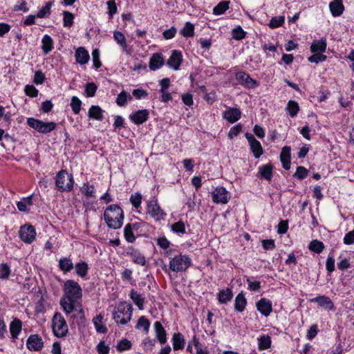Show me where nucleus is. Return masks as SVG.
Wrapping results in <instances>:
<instances>
[{
	"mask_svg": "<svg viewBox=\"0 0 354 354\" xmlns=\"http://www.w3.org/2000/svg\"><path fill=\"white\" fill-rule=\"evenodd\" d=\"M81 192L87 197L94 198L95 197V187L92 185H89L88 183H84L80 187Z\"/></svg>",
	"mask_w": 354,
	"mask_h": 354,
	"instance_id": "79ce46f5",
	"label": "nucleus"
},
{
	"mask_svg": "<svg viewBox=\"0 0 354 354\" xmlns=\"http://www.w3.org/2000/svg\"><path fill=\"white\" fill-rule=\"evenodd\" d=\"M235 77L239 82L248 88H254L258 85L256 80H253L248 73L239 71L235 75Z\"/></svg>",
	"mask_w": 354,
	"mask_h": 354,
	"instance_id": "f8f14e48",
	"label": "nucleus"
},
{
	"mask_svg": "<svg viewBox=\"0 0 354 354\" xmlns=\"http://www.w3.org/2000/svg\"><path fill=\"white\" fill-rule=\"evenodd\" d=\"M171 229L173 232L176 233L179 235H183L186 232L185 223L181 221L172 224L171 225Z\"/></svg>",
	"mask_w": 354,
	"mask_h": 354,
	"instance_id": "de8ad7c7",
	"label": "nucleus"
},
{
	"mask_svg": "<svg viewBox=\"0 0 354 354\" xmlns=\"http://www.w3.org/2000/svg\"><path fill=\"white\" fill-rule=\"evenodd\" d=\"M63 290L64 296L59 304L66 314L68 315L80 304L79 300L82 297V290L77 282L68 279L65 281Z\"/></svg>",
	"mask_w": 354,
	"mask_h": 354,
	"instance_id": "f257e3e1",
	"label": "nucleus"
},
{
	"mask_svg": "<svg viewBox=\"0 0 354 354\" xmlns=\"http://www.w3.org/2000/svg\"><path fill=\"white\" fill-rule=\"evenodd\" d=\"M149 327L150 322L145 316H142L139 318L138 323L136 326V328L137 329H143L145 333H147L149 332Z\"/></svg>",
	"mask_w": 354,
	"mask_h": 354,
	"instance_id": "49530a36",
	"label": "nucleus"
},
{
	"mask_svg": "<svg viewBox=\"0 0 354 354\" xmlns=\"http://www.w3.org/2000/svg\"><path fill=\"white\" fill-rule=\"evenodd\" d=\"M53 5V1H48L45 5L38 11L36 16L39 18H44L48 16L50 13V9Z\"/></svg>",
	"mask_w": 354,
	"mask_h": 354,
	"instance_id": "c03bdc74",
	"label": "nucleus"
},
{
	"mask_svg": "<svg viewBox=\"0 0 354 354\" xmlns=\"http://www.w3.org/2000/svg\"><path fill=\"white\" fill-rule=\"evenodd\" d=\"M286 109L288 114L290 115V116L294 118L297 115L299 111V106L296 101L290 100L287 104Z\"/></svg>",
	"mask_w": 354,
	"mask_h": 354,
	"instance_id": "4c0bfd02",
	"label": "nucleus"
},
{
	"mask_svg": "<svg viewBox=\"0 0 354 354\" xmlns=\"http://www.w3.org/2000/svg\"><path fill=\"white\" fill-rule=\"evenodd\" d=\"M63 25L65 27H71L73 24V15L68 11H64L63 12Z\"/></svg>",
	"mask_w": 354,
	"mask_h": 354,
	"instance_id": "6e6d98bb",
	"label": "nucleus"
},
{
	"mask_svg": "<svg viewBox=\"0 0 354 354\" xmlns=\"http://www.w3.org/2000/svg\"><path fill=\"white\" fill-rule=\"evenodd\" d=\"M165 61L161 53H154L149 60V68L151 71H156L164 65Z\"/></svg>",
	"mask_w": 354,
	"mask_h": 354,
	"instance_id": "aec40b11",
	"label": "nucleus"
},
{
	"mask_svg": "<svg viewBox=\"0 0 354 354\" xmlns=\"http://www.w3.org/2000/svg\"><path fill=\"white\" fill-rule=\"evenodd\" d=\"M241 130L242 126L240 124L232 127L228 132V138L230 139H233L240 133Z\"/></svg>",
	"mask_w": 354,
	"mask_h": 354,
	"instance_id": "0e129e2a",
	"label": "nucleus"
},
{
	"mask_svg": "<svg viewBox=\"0 0 354 354\" xmlns=\"http://www.w3.org/2000/svg\"><path fill=\"white\" fill-rule=\"evenodd\" d=\"M76 274L82 278H84L88 270V266L85 261L77 263L75 266Z\"/></svg>",
	"mask_w": 354,
	"mask_h": 354,
	"instance_id": "72a5a7b5",
	"label": "nucleus"
},
{
	"mask_svg": "<svg viewBox=\"0 0 354 354\" xmlns=\"http://www.w3.org/2000/svg\"><path fill=\"white\" fill-rule=\"evenodd\" d=\"M132 100V96L125 91H122L118 94L116 98V103L119 106H124L128 101Z\"/></svg>",
	"mask_w": 354,
	"mask_h": 354,
	"instance_id": "e433bc0d",
	"label": "nucleus"
},
{
	"mask_svg": "<svg viewBox=\"0 0 354 354\" xmlns=\"http://www.w3.org/2000/svg\"><path fill=\"white\" fill-rule=\"evenodd\" d=\"M92 58L93 62V66L95 68H99L102 66V63L100 58V51L98 49H94L92 51Z\"/></svg>",
	"mask_w": 354,
	"mask_h": 354,
	"instance_id": "13d9d810",
	"label": "nucleus"
},
{
	"mask_svg": "<svg viewBox=\"0 0 354 354\" xmlns=\"http://www.w3.org/2000/svg\"><path fill=\"white\" fill-rule=\"evenodd\" d=\"M232 37L236 40H241L245 38V32L241 26H237L232 30Z\"/></svg>",
	"mask_w": 354,
	"mask_h": 354,
	"instance_id": "4d7b16f0",
	"label": "nucleus"
},
{
	"mask_svg": "<svg viewBox=\"0 0 354 354\" xmlns=\"http://www.w3.org/2000/svg\"><path fill=\"white\" fill-rule=\"evenodd\" d=\"M257 310L265 317H268L272 311V301L266 298H261L256 304Z\"/></svg>",
	"mask_w": 354,
	"mask_h": 354,
	"instance_id": "ddd939ff",
	"label": "nucleus"
},
{
	"mask_svg": "<svg viewBox=\"0 0 354 354\" xmlns=\"http://www.w3.org/2000/svg\"><path fill=\"white\" fill-rule=\"evenodd\" d=\"M284 21L285 17L283 16L274 17L271 19L268 25L271 28H276L282 26Z\"/></svg>",
	"mask_w": 354,
	"mask_h": 354,
	"instance_id": "8fccbe9b",
	"label": "nucleus"
},
{
	"mask_svg": "<svg viewBox=\"0 0 354 354\" xmlns=\"http://www.w3.org/2000/svg\"><path fill=\"white\" fill-rule=\"evenodd\" d=\"M104 218L109 227L120 229L123 224V211L120 206L111 205L105 209Z\"/></svg>",
	"mask_w": 354,
	"mask_h": 354,
	"instance_id": "f03ea898",
	"label": "nucleus"
},
{
	"mask_svg": "<svg viewBox=\"0 0 354 354\" xmlns=\"http://www.w3.org/2000/svg\"><path fill=\"white\" fill-rule=\"evenodd\" d=\"M183 62V55L180 51L173 50L167 61V65L174 71L179 69Z\"/></svg>",
	"mask_w": 354,
	"mask_h": 354,
	"instance_id": "4468645a",
	"label": "nucleus"
},
{
	"mask_svg": "<svg viewBox=\"0 0 354 354\" xmlns=\"http://www.w3.org/2000/svg\"><path fill=\"white\" fill-rule=\"evenodd\" d=\"M133 307L131 304L120 303L113 312V319L117 324L125 325L131 319Z\"/></svg>",
	"mask_w": 354,
	"mask_h": 354,
	"instance_id": "7ed1b4c3",
	"label": "nucleus"
},
{
	"mask_svg": "<svg viewBox=\"0 0 354 354\" xmlns=\"http://www.w3.org/2000/svg\"><path fill=\"white\" fill-rule=\"evenodd\" d=\"M156 335L160 344H165L167 341L166 330L160 322H156L153 324Z\"/></svg>",
	"mask_w": 354,
	"mask_h": 354,
	"instance_id": "393cba45",
	"label": "nucleus"
},
{
	"mask_svg": "<svg viewBox=\"0 0 354 354\" xmlns=\"http://www.w3.org/2000/svg\"><path fill=\"white\" fill-rule=\"evenodd\" d=\"M211 194L213 202L217 204H226L231 198V194L222 186L214 188Z\"/></svg>",
	"mask_w": 354,
	"mask_h": 354,
	"instance_id": "6e6552de",
	"label": "nucleus"
},
{
	"mask_svg": "<svg viewBox=\"0 0 354 354\" xmlns=\"http://www.w3.org/2000/svg\"><path fill=\"white\" fill-rule=\"evenodd\" d=\"M10 268L5 263L0 264V279H7L9 278L10 274Z\"/></svg>",
	"mask_w": 354,
	"mask_h": 354,
	"instance_id": "3c124183",
	"label": "nucleus"
},
{
	"mask_svg": "<svg viewBox=\"0 0 354 354\" xmlns=\"http://www.w3.org/2000/svg\"><path fill=\"white\" fill-rule=\"evenodd\" d=\"M280 160L283 167L286 170L289 169L290 167V148L289 147L282 148Z\"/></svg>",
	"mask_w": 354,
	"mask_h": 354,
	"instance_id": "5701e85b",
	"label": "nucleus"
},
{
	"mask_svg": "<svg viewBox=\"0 0 354 354\" xmlns=\"http://www.w3.org/2000/svg\"><path fill=\"white\" fill-rule=\"evenodd\" d=\"M172 343L174 350L183 349L185 344L183 335L180 333H174L172 337Z\"/></svg>",
	"mask_w": 354,
	"mask_h": 354,
	"instance_id": "bb28decb",
	"label": "nucleus"
},
{
	"mask_svg": "<svg viewBox=\"0 0 354 354\" xmlns=\"http://www.w3.org/2000/svg\"><path fill=\"white\" fill-rule=\"evenodd\" d=\"M88 117L97 120H102L103 118L102 110L99 106H91L88 112Z\"/></svg>",
	"mask_w": 354,
	"mask_h": 354,
	"instance_id": "c9c22d12",
	"label": "nucleus"
},
{
	"mask_svg": "<svg viewBox=\"0 0 354 354\" xmlns=\"http://www.w3.org/2000/svg\"><path fill=\"white\" fill-rule=\"evenodd\" d=\"M345 245H351L354 243V230L346 233L343 239Z\"/></svg>",
	"mask_w": 354,
	"mask_h": 354,
	"instance_id": "774afa93",
	"label": "nucleus"
},
{
	"mask_svg": "<svg viewBox=\"0 0 354 354\" xmlns=\"http://www.w3.org/2000/svg\"><path fill=\"white\" fill-rule=\"evenodd\" d=\"M113 39L118 44H119L123 50H126L127 48V44L126 42V38L122 32L118 30L113 32Z\"/></svg>",
	"mask_w": 354,
	"mask_h": 354,
	"instance_id": "ea45409f",
	"label": "nucleus"
},
{
	"mask_svg": "<svg viewBox=\"0 0 354 354\" xmlns=\"http://www.w3.org/2000/svg\"><path fill=\"white\" fill-rule=\"evenodd\" d=\"M271 338L268 335H263L258 338V348L260 351L266 350L271 346Z\"/></svg>",
	"mask_w": 354,
	"mask_h": 354,
	"instance_id": "58836bf2",
	"label": "nucleus"
},
{
	"mask_svg": "<svg viewBox=\"0 0 354 354\" xmlns=\"http://www.w3.org/2000/svg\"><path fill=\"white\" fill-rule=\"evenodd\" d=\"M24 92L26 95L35 97L37 96L39 91L33 85L28 84L25 86Z\"/></svg>",
	"mask_w": 354,
	"mask_h": 354,
	"instance_id": "bf43d9fd",
	"label": "nucleus"
},
{
	"mask_svg": "<svg viewBox=\"0 0 354 354\" xmlns=\"http://www.w3.org/2000/svg\"><path fill=\"white\" fill-rule=\"evenodd\" d=\"M43 345V340L38 335H31L26 341V346L30 351H39Z\"/></svg>",
	"mask_w": 354,
	"mask_h": 354,
	"instance_id": "f3484780",
	"label": "nucleus"
},
{
	"mask_svg": "<svg viewBox=\"0 0 354 354\" xmlns=\"http://www.w3.org/2000/svg\"><path fill=\"white\" fill-rule=\"evenodd\" d=\"M229 8V1H222L218 3L213 9L214 15H220L223 14Z\"/></svg>",
	"mask_w": 354,
	"mask_h": 354,
	"instance_id": "37998d69",
	"label": "nucleus"
},
{
	"mask_svg": "<svg viewBox=\"0 0 354 354\" xmlns=\"http://www.w3.org/2000/svg\"><path fill=\"white\" fill-rule=\"evenodd\" d=\"M27 124L37 131L45 134L55 130L57 127L54 122H44L33 118H28Z\"/></svg>",
	"mask_w": 354,
	"mask_h": 354,
	"instance_id": "0eeeda50",
	"label": "nucleus"
},
{
	"mask_svg": "<svg viewBox=\"0 0 354 354\" xmlns=\"http://www.w3.org/2000/svg\"><path fill=\"white\" fill-rule=\"evenodd\" d=\"M104 315L99 314L93 319V323L97 332L100 333H106L107 332L106 327L103 324Z\"/></svg>",
	"mask_w": 354,
	"mask_h": 354,
	"instance_id": "cd10ccee",
	"label": "nucleus"
},
{
	"mask_svg": "<svg viewBox=\"0 0 354 354\" xmlns=\"http://www.w3.org/2000/svg\"><path fill=\"white\" fill-rule=\"evenodd\" d=\"M41 44L42 50L45 55H47L49 52L52 50L53 41L52 38L49 35H45L41 39Z\"/></svg>",
	"mask_w": 354,
	"mask_h": 354,
	"instance_id": "f704fd0d",
	"label": "nucleus"
},
{
	"mask_svg": "<svg viewBox=\"0 0 354 354\" xmlns=\"http://www.w3.org/2000/svg\"><path fill=\"white\" fill-rule=\"evenodd\" d=\"M124 234L125 236V239L127 242L132 243L135 241L136 237L133 235L131 225L130 224H127L124 229Z\"/></svg>",
	"mask_w": 354,
	"mask_h": 354,
	"instance_id": "5fc2aeb1",
	"label": "nucleus"
},
{
	"mask_svg": "<svg viewBox=\"0 0 354 354\" xmlns=\"http://www.w3.org/2000/svg\"><path fill=\"white\" fill-rule=\"evenodd\" d=\"M329 8L333 17L340 16L344 10L342 0H333L329 3Z\"/></svg>",
	"mask_w": 354,
	"mask_h": 354,
	"instance_id": "4be33fe9",
	"label": "nucleus"
},
{
	"mask_svg": "<svg viewBox=\"0 0 354 354\" xmlns=\"http://www.w3.org/2000/svg\"><path fill=\"white\" fill-rule=\"evenodd\" d=\"M97 91V86L93 82L87 83L85 86V92L87 97H93Z\"/></svg>",
	"mask_w": 354,
	"mask_h": 354,
	"instance_id": "052dcab7",
	"label": "nucleus"
},
{
	"mask_svg": "<svg viewBox=\"0 0 354 354\" xmlns=\"http://www.w3.org/2000/svg\"><path fill=\"white\" fill-rule=\"evenodd\" d=\"M45 79H46L45 75L41 71H35V75H34L33 82L36 84H37V85L42 84L44 83Z\"/></svg>",
	"mask_w": 354,
	"mask_h": 354,
	"instance_id": "69168bd1",
	"label": "nucleus"
},
{
	"mask_svg": "<svg viewBox=\"0 0 354 354\" xmlns=\"http://www.w3.org/2000/svg\"><path fill=\"white\" fill-rule=\"evenodd\" d=\"M192 264L191 259L185 254L176 255L169 263V269L176 272L185 271Z\"/></svg>",
	"mask_w": 354,
	"mask_h": 354,
	"instance_id": "39448f33",
	"label": "nucleus"
},
{
	"mask_svg": "<svg viewBox=\"0 0 354 354\" xmlns=\"http://www.w3.org/2000/svg\"><path fill=\"white\" fill-rule=\"evenodd\" d=\"M36 234L35 227L29 224L22 225L19 231V235L21 240L28 244H30L35 241Z\"/></svg>",
	"mask_w": 354,
	"mask_h": 354,
	"instance_id": "9d476101",
	"label": "nucleus"
},
{
	"mask_svg": "<svg viewBox=\"0 0 354 354\" xmlns=\"http://www.w3.org/2000/svg\"><path fill=\"white\" fill-rule=\"evenodd\" d=\"M130 201L134 207L138 208L140 206L142 201L141 194L139 193L132 194L130 197Z\"/></svg>",
	"mask_w": 354,
	"mask_h": 354,
	"instance_id": "680f3d73",
	"label": "nucleus"
},
{
	"mask_svg": "<svg viewBox=\"0 0 354 354\" xmlns=\"http://www.w3.org/2000/svg\"><path fill=\"white\" fill-rule=\"evenodd\" d=\"M147 213L157 221L163 220L166 216L156 199L151 200L147 203Z\"/></svg>",
	"mask_w": 354,
	"mask_h": 354,
	"instance_id": "1a4fd4ad",
	"label": "nucleus"
},
{
	"mask_svg": "<svg viewBox=\"0 0 354 354\" xmlns=\"http://www.w3.org/2000/svg\"><path fill=\"white\" fill-rule=\"evenodd\" d=\"M326 39L322 38L319 40H315L310 46V50L313 53H324L326 49Z\"/></svg>",
	"mask_w": 354,
	"mask_h": 354,
	"instance_id": "b1692460",
	"label": "nucleus"
},
{
	"mask_svg": "<svg viewBox=\"0 0 354 354\" xmlns=\"http://www.w3.org/2000/svg\"><path fill=\"white\" fill-rule=\"evenodd\" d=\"M129 297L140 310L143 309L145 298L142 297L140 294L138 293L134 290H131L129 293Z\"/></svg>",
	"mask_w": 354,
	"mask_h": 354,
	"instance_id": "2f4dec72",
	"label": "nucleus"
},
{
	"mask_svg": "<svg viewBox=\"0 0 354 354\" xmlns=\"http://www.w3.org/2000/svg\"><path fill=\"white\" fill-rule=\"evenodd\" d=\"M53 330L57 337H64L68 333V325L60 313H55L52 319Z\"/></svg>",
	"mask_w": 354,
	"mask_h": 354,
	"instance_id": "423d86ee",
	"label": "nucleus"
},
{
	"mask_svg": "<svg viewBox=\"0 0 354 354\" xmlns=\"http://www.w3.org/2000/svg\"><path fill=\"white\" fill-rule=\"evenodd\" d=\"M33 204V194L22 198L17 203V209L24 213L28 214L30 212V207Z\"/></svg>",
	"mask_w": 354,
	"mask_h": 354,
	"instance_id": "a211bd4d",
	"label": "nucleus"
},
{
	"mask_svg": "<svg viewBox=\"0 0 354 354\" xmlns=\"http://www.w3.org/2000/svg\"><path fill=\"white\" fill-rule=\"evenodd\" d=\"M241 117V112L237 108L227 107L223 112V118L230 123H234Z\"/></svg>",
	"mask_w": 354,
	"mask_h": 354,
	"instance_id": "2eb2a0df",
	"label": "nucleus"
},
{
	"mask_svg": "<svg viewBox=\"0 0 354 354\" xmlns=\"http://www.w3.org/2000/svg\"><path fill=\"white\" fill-rule=\"evenodd\" d=\"M59 268L64 272H68L74 268V266L70 258L62 257L59 261Z\"/></svg>",
	"mask_w": 354,
	"mask_h": 354,
	"instance_id": "473e14b6",
	"label": "nucleus"
},
{
	"mask_svg": "<svg viewBox=\"0 0 354 354\" xmlns=\"http://www.w3.org/2000/svg\"><path fill=\"white\" fill-rule=\"evenodd\" d=\"M149 113L147 109H142L132 113L129 115V119L135 124L139 125L143 124L149 118Z\"/></svg>",
	"mask_w": 354,
	"mask_h": 354,
	"instance_id": "dca6fc26",
	"label": "nucleus"
},
{
	"mask_svg": "<svg viewBox=\"0 0 354 354\" xmlns=\"http://www.w3.org/2000/svg\"><path fill=\"white\" fill-rule=\"evenodd\" d=\"M233 297V293L230 288L223 289L218 294V299L221 304H227Z\"/></svg>",
	"mask_w": 354,
	"mask_h": 354,
	"instance_id": "c85d7f7f",
	"label": "nucleus"
},
{
	"mask_svg": "<svg viewBox=\"0 0 354 354\" xmlns=\"http://www.w3.org/2000/svg\"><path fill=\"white\" fill-rule=\"evenodd\" d=\"M308 248L311 251L319 254L323 251L324 245L322 242L313 240L310 243Z\"/></svg>",
	"mask_w": 354,
	"mask_h": 354,
	"instance_id": "09e8293b",
	"label": "nucleus"
},
{
	"mask_svg": "<svg viewBox=\"0 0 354 354\" xmlns=\"http://www.w3.org/2000/svg\"><path fill=\"white\" fill-rule=\"evenodd\" d=\"M131 346L132 344L129 340L127 339H122L118 343L116 348L118 351L122 352L129 350L131 348Z\"/></svg>",
	"mask_w": 354,
	"mask_h": 354,
	"instance_id": "603ef678",
	"label": "nucleus"
},
{
	"mask_svg": "<svg viewBox=\"0 0 354 354\" xmlns=\"http://www.w3.org/2000/svg\"><path fill=\"white\" fill-rule=\"evenodd\" d=\"M108 7V13L110 17H113V16L117 12L118 8L115 0H109L106 2Z\"/></svg>",
	"mask_w": 354,
	"mask_h": 354,
	"instance_id": "e2e57ef3",
	"label": "nucleus"
},
{
	"mask_svg": "<svg viewBox=\"0 0 354 354\" xmlns=\"http://www.w3.org/2000/svg\"><path fill=\"white\" fill-rule=\"evenodd\" d=\"M55 185L59 192H71L74 185L73 175L64 169L59 171L56 175Z\"/></svg>",
	"mask_w": 354,
	"mask_h": 354,
	"instance_id": "20e7f679",
	"label": "nucleus"
},
{
	"mask_svg": "<svg viewBox=\"0 0 354 354\" xmlns=\"http://www.w3.org/2000/svg\"><path fill=\"white\" fill-rule=\"evenodd\" d=\"M75 57L77 63L84 65L88 62L90 55L88 51L85 48L79 47L75 50Z\"/></svg>",
	"mask_w": 354,
	"mask_h": 354,
	"instance_id": "412c9836",
	"label": "nucleus"
},
{
	"mask_svg": "<svg viewBox=\"0 0 354 354\" xmlns=\"http://www.w3.org/2000/svg\"><path fill=\"white\" fill-rule=\"evenodd\" d=\"M246 139L248 140L250 150L252 152L254 156L256 158H259L263 152L262 146L259 141H258L252 134L250 133H246L245 134Z\"/></svg>",
	"mask_w": 354,
	"mask_h": 354,
	"instance_id": "9b49d317",
	"label": "nucleus"
},
{
	"mask_svg": "<svg viewBox=\"0 0 354 354\" xmlns=\"http://www.w3.org/2000/svg\"><path fill=\"white\" fill-rule=\"evenodd\" d=\"M22 323L19 319H15L10 325V333L12 339H17L21 331Z\"/></svg>",
	"mask_w": 354,
	"mask_h": 354,
	"instance_id": "a878e982",
	"label": "nucleus"
},
{
	"mask_svg": "<svg viewBox=\"0 0 354 354\" xmlns=\"http://www.w3.org/2000/svg\"><path fill=\"white\" fill-rule=\"evenodd\" d=\"M311 302L317 303L320 307H323L328 310H331L334 308L333 301L325 295H320L313 298Z\"/></svg>",
	"mask_w": 354,
	"mask_h": 354,
	"instance_id": "6ab92c4d",
	"label": "nucleus"
},
{
	"mask_svg": "<svg viewBox=\"0 0 354 354\" xmlns=\"http://www.w3.org/2000/svg\"><path fill=\"white\" fill-rule=\"evenodd\" d=\"M180 35L185 37H193L194 35V26L190 22H187L180 31Z\"/></svg>",
	"mask_w": 354,
	"mask_h": 354,
	"instance_id": "a18cd8bd",
	"label": "nucleus"
},
{
	"mask_svg": "<svg viewBox=\"0 0 354 354\" xmlns=\"http://www.w3.org/2000/svg\"><path fill=\"white\" fill-rule=\"evenodd\" d=\"M307 175L308 170L304 167L299 166L297 167L294 176L299 179H304L307 176Z\"/></svg>",
	"mask_w": 354,
	"mask_h": 354,
	"instance_id": "338daca9",
	"label": "nucleus"
},
{
	"mask_svg": "<svg viewBox=\"0 0 354 354\" xmlns=\"http://www.w3.org/2000/svg\"><path fill=\"white\" fill-rule=\"evenodd\" d=\"M132 261L137 264L144 266L146 263L145 257L139 251L133 250L129 253Z\"/></svg>",
	"mask_w": 354,
	"mask_h": 354,
	"instance_id": "a19ab883",
	"label": "nucleus"
},
{
	"mask_svg": "<svg viewBox=\"0 0 354 354\" xmlns=\"http://www.w3.org/2000/svg\"><path fill=\"white\" fill-rule=\"evenodd\" d=\"M259 174L260 176L267 180H270L272 177V166L270 164L262 165L259 167Z\"/></svg>",
	"mask_w": 354,
	"mask_h": 354,
	"instance_id": "c756f323",
	"label": "nucleus"
},
{
	"mask_svg": "<svg viewBox=\"0 0 354 354\" xmlns=\"http://www.w3.org/2000/svg\"><path fill=\"white\" fill-rule=\"evenodd\" d=\"M247 304V300L242 292L238 294L235 298L234 309L237 312H243Z\"/></svg>",
	"mask_w": 354,
	"mask_h": 354,
	"instance_id": "7c9ffc66",
	"label": "nucleus"
},
{
	"mask_svg": "<svg viewBox=\"0 0 354 354\" xmlns=\"http://www.w3.org/2000/svg\"><path fill=\"white\" fill-rule=\"evenodd\" d=\"M82 102L76 96H73L71 99V106L75 114H78L81 110Z\"/></svg>",
	"mask_w": 354,
	"mask_h": 354,
	"instance_id": "864d4df0",
	"label": "nucleus"
}]
</instances>
